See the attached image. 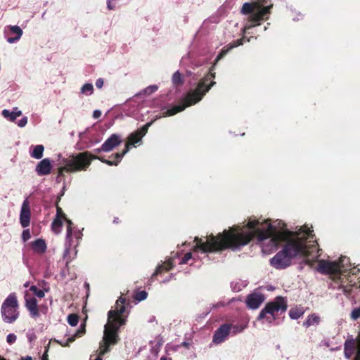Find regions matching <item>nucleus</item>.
<instances>
[{"label": "nucleus", "mask_w": 360, "mask_h": 360, "mask_svg": "<svg viewBox=\"0 0 360 360\" xmlns=\"http://www.w3.org/2000/svg\"><path fill=\"white\" fill-rule=\"evenodd\" d=\"M278 226L281 231H276V226H273L270 219L262 221L259 219H253L245 226H231L215 236L211 234L205 242L201 238L195 237V250L205 253L217 252L229 248L235 250L248 245L255 238L259 241L270 238V242L275 248L283 243L281 250L270 260L271 266L277 269L290 266L292 259L297 256L308 257L313 255L315 251L319 252L313 231L307 226H301L297 231L285 229V224L282 221H278Z\"/></svg>", "instance_id": "1"}, {"label": "nucleus", "mask_w": 360, "mask_h": 360, "mask_svg": "<svg viewBox=\"0 0 360 360\" xmlns=\"http://www.w3.org/2000/svg\"><path fill=\"white\" fill-rule=\"evenodd\" d=\"M256 2L259 3V7L255 9V11H256V12L253 11L252 15H250L248 18V23L245 25L242 30L243 34V37L237 40L232 41L231 43L223 47L220 53L217 55L213 65L210 68L209 72L207 73L201 80H200L194 91H189L186 94L182 104L175 105L170 108V109H168L165 112V115L171 116L176 115V113L182 112V110H184L186 107H188V105L196 104V103L202 100L204 95L209 91L211 86H213L214 84H216L215 81H213V79L216 77V73L212 72V71L217 63L219 62V60L222 59V58L224 57L230 50L234 49V47L242 46L245 41H250L251 37H245V33H247L248 29L260 25V22H262V20L267 19V15L270 14V9L272 6H264V4L265 0H259Z\"/></svg>", "instance_id": "2"}, {"label": "nucleus", "mask_w": 360, "mask_h": 360, "mask_svg": "<svg viewBox=\"0 0 360 360\" xmlns=\"http://www.w3.org/2000/svg\"><path fill=\"white\" fill-rule=\"evenodd\" d=\"M126 311V298L120 296L116 301L115 309L108 312V322L105 325L103 338L100 343V355L110 352V346L120 341L119 331L122 326L126 324V319L123 314Z\"/></svg>", "instance_id": "3"}, {"label": "nucleus", "mask_w": 360, "mask_h": 360, "mask_svg": "<svg viewBox=\"0 0 360 360\" xmlns=\"http://www.w3.org/2000/svg\"><path fill=\"white\" fill-rule=\"evenodd\" d=\"M93 160H99L101 162L106 163L108 165H117L114 160L104 159L103 157H98L96 155H92L90 152H82L78 154L70 155L68 159L63 160V166L58 169V176H63L65 172H75L78 171H86L90 166Z\"/></svg>", "instance_id": "4"}, {"label": "nucleus", "mask_w": 360, "mask_h": 360, "mask_svg": "<svg viewBox=\"0 0 360 360\" xmlns=\"http://www.w3.org/2000/svg\"><path fill=\"white\" fill-rule=\"evenodd\" d=\"M288 309V302L283 296H276L273 301L267 302L257 316V320L266 319L269 323L276 320L279 313L285 312Z\"/></svg>", "instance_id": "5"}, {"label": "nucleus", "mask_w": 360, "mask_h": 360, "mask_svg": "<svg viewBox=\"0 0 360 360\" xmlns=\"http://www.w3.org/2000/svg\"><path fill=\"white\" fill-rule=\"evenodd\" d=\"M19 304L16 293H10L3 302L1 307L2 319L6 323H13L19 316Z\"/></svg>", "instance_id": "6"}, {"label": "nucleus", "mask_w": 360, "mask_h": 360, "mask_svg": "<svg viewBox=\"0 0 360 360\" xmlns=\"http://www.w3.org/2000/svg\"><path fill=\"white\" fill-rule=\"evenodd\" d=\"M348 281L347 285H342L340 288H342L343 293L345 295L352 297V298H356V297L360 295V277L356 276H349Z\"/></svg>", "instance_id": "7"}, {"label": "nucleus", "mask_w": 360, "mask_h": 360, "mask_svg": "<svg viewBox=\"0 0 360 360\" xmlns=\"http://www.w3.org/2000/svg\"><path fill=\"white\" fill-rule=\"evenodd\" d=\"M153 121H150L145 124L141 128L138 129L136 131H133L128 136L127 141L125 144L124 153H127L129 150L130 146L134 145L136 143L141 141L143 136L147 134L150 126H151Z\"/></svg>", "instance_id": "8"}, {"label": "nucleus", "mask_w": 360, "mask_h": 360, "mask_svg": "<svg viewBox=\"0 0 360 360\" xmlns=\"http://www.w3.org/2000/svg\"><path fill=\"white\" fill-rule=\"evenodd\" d=\"M317 271L322 274L338 275L340 269L339 264L335 262L320 260L318 262Z\"/></svg>", "instance_id": "9"}, {"label": "nucleus", "mask_w": 360, "mask_h": 360, "mask_svg": "<svg viewBox=\"0 0 360 360\" xmlns=\"http://www.w3.org/2000/svg\"><path fill=\"white\" fill-rule=\"evenodd\" d=\"M231 333V324L224 323L220 326L214 332L212 336V342L215 344H220L226 340Z\"/></svg>", "instance_id": "10"}, {"label": "nucleus", "mask_w": 360, "mask_h": 360, "mask_svg": "<svg viewBox=\"0 0 360 360\" xmlns=\"http://www.w3.org/2000/svg\"><path fill=\"white\" fill-rule=\"evenodd\" d=\"M25 307L29 311L30 316L34 318L40 316V311L37 299L35 297H32V296H30L27 292L25 295Z\"/></svg>", "instance_id": "11"}, {"label": "nucleus", "mask_w": 360, "mask_h": 360, "mask_svg": "<svg viewBox=\"0 0 360 360\" xmlns=\"http://www.w3.org/2000/svg\"><path fill=\"white\" fill-rule=\"evenodd\" d=\"M30 203L27 199L25 200L22 202L20 213V223L22 227H27L30 224Z\"/></svg>", "instance_id": "12"}, {"label": "nucleus", "mask_w": 360, "mask_h": 360, "mask_svg": "<svg viewBox=\"0 0 360 360\" xmlns=\"http://www.w3.org/2000/svg\"><path fill=\"white\" fill-rule=\"evenodd\" d=\"M122 139L120 136L117 134H112L108 139L101 145L103 152H110L116 146L120 145Z\"/></svg>", "instance_id": "13"}, {"label": "nucleus", "mask_w": 360, "mask_h": 360, "mask_svg": "<svg viewBox=\"0 0 360 360\" xmlns=\"http://www.w3.org/2000/svg\"><path fill=\"white\" fill-rule=\"evenodd\" d=\"M6 29L9 31L7 33V41L10 44L15 43L22 36V30L18 25H8Z\"/></svg>", "instance_id": "14"}, {"label": "nucleus", "mask_w": 360, "mask_h": 360, "mask_svg": "<svg viewBox=\"0 0 360 360\" xmlns=\"http://www.w3.org/2000/svg\"><path fill=\"white\" fill-rule=\"evenodd\" d=\"M357 352V341L356 338H349L345 340L344 344V354L346 358L349 359L352 355L356 354Z\"/></svg>", "instance_id": "15"}, {"label": "nucleus", "mask_w": 360, "mask_h": 360, "mask_svg": "<svg viewBox=\"0 0 360 360\" xmlns=\"http://www.w3.org/2000/svg\"><path fill=\"white\" fill-rule=\"evenodd\" d=\"M174 266V264L173 259L172 258L168 259V260L165 262L164 263L158 264L155 272H153V274L151 275L150 280L153 281L155 279V278L158 276V275L162 274V273L164 272L169 271V270L172 269Z\"/></svg>", "instance_id": "16"}, {"label": "nucleus", "mask_w": 360, "mask_h": 360, "mask_svg": "<svg viewBox=\"0 0 360 360\" xmlns=\"http://www.w3.org/2000/svg\"><path fill=\"white\" fill-rule=\"evenodd\" d=\"M264 301V295L260 293H252L248 296L246 304L250 309H255Z\"/></svg>", "instance_id": "17"}, {"label": "nucleus", "mask_w": 360, "mask_h": 360, "mask_svg": "<svg viewBox=\"0 0 360 360\" xmlns=\"http://www.w3.org/2000/svg\"><path fill=\"white\" fill-rule=\"evenodd\" d=\"M35 171L39 176H46L51 172V162L49 159H43L37 164Z\"/></svg>", "instance_id": "18"}, {"label": "nucleus", "mask_w": 360, "mask_h": 360, "mask_svg": "<svg viewBox=\"0 0 360 360\" xmlns=\"http://www.w3.org/2000/svg\"><path fill=\"white\" fill-rule=\"evenodd\" d=\"M85 327V324L81 325L79 328L77 330L74 335H72L70 338H67V340L64 342H62V341H57V342L59 343L60 346L63 347L70 346V343H72V342L73 341H75L77 338H81V336H82L83 334H84L86 330Z\"/></svg>", "instance_id": "19"}, {"label": "nucleus", "mask_w": 360, "mask_h": 360, "mask_svg": "<svg viewBox=\"0 0 360 360\" xmlns=\"http://www.w3.org/2000/svg\"><path fill=\"white\" fill-rule=\"evenodd\" d=\"M32 248L34 252L43 254L46 252L47 245L44 239H37L32 243Z\"/></svg>", "instance_id": "20"}, {"label": "nucleus", "mask_w": 360, "mask_h": 360, "mask_svg": "<svg viewBox=\"0 0 360 360\" xmlns=\"http://www.w3.org/2000/svg\"><path fill=\"white\" fill-rule=\"evenodd\" d=\"M259 7H260V4L259 3H256V1H253L252 3H245L242 5L241 12L245 15H252L253 11H255V8Z\"/></svg>", "instance_id": "21"}, {"label": "nucleus", "mask_w": 360, "mask_h": 360, "mask_svg": "<svg viewBox=\"0 0 360 360\" xmlns=\"http://www.w3.org/2000/svg\"><path fill=\"white\" fill-rule=\"evenodd\" d=\"M321 319L317 314H312L307 316L306 321L303 323V326L304 327H310V326L313 325H319L320 323Z\"/></svg>", "instance_id": "22"}, {"label": "nucleus", "mask_w": 360, "mask_h": 360, "mask_svg": "<svg viewBox=\"0 0 360 360\" xmlns=\"http://www.w3.org/2000/svg\"><path fill=\"white\" fill-rule=\"evenodd\" d=\"M44 146L41 144H38L34 146L33 150L30 153L32 158L40 160L44 155Z\"/></svg>", "instance_id": "23"}, {"label": "nucleus", "mask_w": 360, "mask_h": 360, "mask_svg": "<svg viewBox=\"0 0 360 360\" xmlns=\"http://www.w3.org/2000/svg\"><path fill=\"white\" fill-rule=\"evenodd\" d=\"M63 225V220H61V219L60 218H58V217H55L51 224L52 231L55 232L56 234H58V233L61 231V228Z\"/></svg>", "instance_id": "24"}, {"label": "nucleus", "mask_w": 360, "mask_h": 360, "mask_svg": "<svg viewBox=\"0 0 360 360\" xmlns=\"http://www.w3.org/2000/svg\"><path fill=\"white\" fill-rule=\"evenodd\" d=\"M304 314V311L300 308H292L289 310V316L291 317L292 319H298V318L302 317Z\"/></svg>", "instance_id": "25"}, {"label": "nucleus", "mask_w": 360, "mask_h": 360, "mask_svg": "<svg viewBox=\"0 0 360 360\" xmlns=\"http://www.w3.org/2000/svg\"><path fill=\"white\" fill-rule=\"evenodd\" d=\"M172 81L175 86H181L184 82L182 78V75L179 72H176L173 74Z\"/></svg>", "instance_id": "26"}, {"label": "nucleus", "mask_w": 360, "mask_h": 360, "mask_svg": "<svg viewBox=\"0 0 360 360\" xmlns=\"http://www.w3.org/2000/svg\"><path fill=\"white\" fill-rule=\"evenodd\" d=\"M247 326H248V324H236V325L231 324V333L232 332L233 334H237L239 333H242V331L244 330V329L245 328H247Z\"/></svg>", "instance_id": "27"}, {"label": "nucleus", "mask_w": 360, "mask_h": 360, "mask_svg": "<svg viewBox=\"0 0 360 360\" xmlns=\"http://www.w3.org/2000/svg\"><path fill=\"white\" fill-rule=\"evenodd\" d=\"M158 89V86L157 85H150L148 86H146L143 91H141L139 94L140 95H150L153 94V92H155Z\"/></svg>", "instance_id": "28"}, {"label": "nucleus", "mask_w": 360, "mask_h": 360, "mask_svg": "<svg viewBox=\"0 0 360 360\" xmlns=\"http://www.w3.org/2000/svg\"><path fill=\"white\" fill-rule=\"evenodd\" d=\"M68 322L70 326H77L79 322V316L77 314H70L68 316Z\"/></svg>", "instance_id": "29"}, {"label": "nucleus", "mask_w": 360, "mask_h": 360, "mask_svg": "<svg viewBox=\"0 0 360 360\" xmlns=\"http://www.w3.org/2000/svg\"><path fill=\"white\" fill-rule=\"evenodd\" d=\"M30 290L32 291L34 295L37 296L39 298H44L45 296L44 290H40V288H38L34 285L30 286Z\"/></svg>", "instance_id": "30"}, {"label": "nucleus", "mask_w": 360, "mask_h": 360, "mask_svg": "<svg viewBox=\"0 0 360 360\" xmlns=\"http://www.w3.org/2000/svg\"><path fill=\"white\" fill-rule=\"evenodd\" d=\"M147 296L148 293L147 292H146V290H141L140 292H137L136 293H135V295H134V298L135 299V300L140 302L146 300Z\"/></svg>", "instance_id": "31"}, {"label": "nucleus", "mask_w": 360, "mask_h": 360, "mask_svg": "<svg viewBox=\"0 0 360 360\" xmlns=\"http://www.w3.org/2000/svg\"><path fill=\"white\" fill-rule=\"evenodd\" d=\"M82 94H92L94 92V86L91 83H86L81 89Z\"/></svg>", "instance_id": "32"}, {"label": "nucleus", "mask_w": 360, "mask_h": 360, "mask_svg": "<svg viewBox=\"0 0 360 360\" xmlns=\"http://www.w3.org/2000/svg\"><path fill=\"white\" fill-rule=\"evenodd\" d=\"M65 221H66L68 225H67V232H66V237L67 238H71L72 234V229H73V224L70 219H68L67 217H65Z\"/></svg>", "instance_id": "33"}, {"label": "nucleus", "mask_w": 360, "mask_h": 360, "mask_svg": "<svg viewBox=\"0 0 360 360\" xmlns=\"http://www.w3.org/2000/svg\"><path fill=\"white\" fill-rule=\"evenodd\" d=\"M357 341V352L355 354V356L352 360H360V332L359 333L356 337Z\"/></svg>", "instance_id": "34"}, {"label": "nucleus", "mask_w": 360, "mask_h": 360, "mask_svg": "<svg viewBox=\"0 0 360 360\" xmlns=\"http://www.w3.org/2000/svg\"><path fill=\"white\" fill-rule=\"evenodd\" d=\"M56 217H59V219H65V213L63 212V210H62V208L60 207V205H58V203L56 204Z\"/></svg>", "instance_id": "35"}, {"label": "nucleus", "mask_w": 360, "mask_h": 360, "mask_svg": "<svg viewBox=\"0 0 360 360\" xmlns=\"http://www.w3.org/2000/svg\"><path fill=\"white\" fill-rule=\"evenodd\" d=\"M360 317V306L358 308L353 309L351 313V318L353 320H357Z\"/></svg>", "instance_id": "36"}, {"label": "nucleus", "mask_w": 360, "mask_h": 360, "mask_svg": "<svg viewBox=\"0 0 360 360\" xmlns=\"http://www.w3.org/2000/svg\"><path fill=\"white\" fill-rule=\"evenodd\" d=\"M31 238L30 231V229H24L22 233V238L24 241L30 240Z\"/></svg>", "instance_id": "37"}, {"label": "nucleus", "mask_w": 360, "mask_h": 360, "mask_svg": "<svg viewBox=\"0 0 360 360\" xmlns=\"http://www.w3.org/2000/svg\"><path fill=\"white\" fill-rule=\"evenodd\" d=\"M191 257H192L191 252L186 253L185 255H184V257L181 258L180 264H186V262H188V261H189V259H191Z\"/></svg>", "instance_id": "38"}, {"label": "nucleus", "mask_w": 360, "mask_h": 360, "mask_svg": "<svg viewBox=\"0 0 360 360\" xmlns=\"http://www.w3.org/2000/svg\"><path fill=\"white\" fill-rule=\"evenodd\" d=\"M16 340V335L14 333H9L6 337V341L8 344L15 343Z\"/></svg>", "instance_id": "39"}, {"label": "nucleus", "mask_w": 360, "mask_h": 360, "mask_svg": "<svg viewBox=\"0 0 360 360\" xmlns=\"http://www.w3.org/2000/svg\"><path fill=\"white\" fill-rule=\"evenodd\" d=\"M126 155V153H124V150H123L122 153H115V157L116 158V160L115 161V162H117V165L118 162H120V161L122 160L123 155Z\"/></svg>", "instance_id": "40"}, {"label": "nucleus", "mask_w": 360, "mask_h": 360, "mask_svg": "<svg viewBox=\"0 0 360 360\" xmlns=\"http://www.w3.org/2000/svg\"><path fill=\"white\" fill-rule=\"evenodd\" d=\"M115 1L116 0H107L108 8L110 10L114 9L116 6Z\"/></svg>", "instance_id": "41"}, {"label": "nucleus", "mask_w": 360, "mask_h": 360, "mask_svg": "<svg viewBox=\"0 0 360 360\" xmlns=\"http://www.w3.org/2000/svg\"><path fill=\"white\" fill-rule=\"evenodd\" d=\"M27 122L28 118L27 117H24L18 122V125L20 127H25Z\"/></svg>", "instance_id": "42"}, {"label": "nucleus", "mask_w": 360, "mask_h": 360, "mask_svg": "<svg viewBox=\"0 0 360 360\" xmlns=\"http://www.w3.org/2000/svg\"><path fill=\"white\" fill-rule=\"evenodd\" d=\"M104 84V80L103 78H98V79L96 82V86L98 87V89H101L103 85Z\"/></svg>", "instance_id": "43"}, {"label": "nucleus", "mask_w": 360, "mask_h": 360, "mask_svg": "<svg viewBox=\"0 0 360 360\" xmlns=\"http://www.w3.org/2000/svg\"><path fill=\"white\" fill-rule=\"evenodd\" d=\"M102 115V112L101 111V110H95L94 112H93V117L94 118H99L101 117Z\"/></svg>", "instance_id": "44"}, {"label": "nucleus", "mask_w": 360, "mask_h": 360, "mask_svg": "<svg viewBox=\"0 0 360 360\" xmlns=\"http://www.w3.org/2000/svg\"><path fill=\"white\" fill-rule=\"evenodd\" d=\"M2 115H4V117L6 118L9 119L10 115H11V112L9 111V110L4 109L2 111Z\"/></svg>", "instance_id": "45"}, {"label": "nucleus", "mask_w": 360, "mask_h": 360, "mask_svg": "<svg viewBox=\"0 0 360 360\" xmlns=\"http://www.w3.org/2000/svg\"><path fill=\"white\" fill-rule=\"evenodd\" d=\"M41 360H49V357H48V349H46L44 351V354H43V355H42V356H41Z\"/></svg>", "instance_id": "46"}, {"label": "nucleus", "mask_w": 360, "mask_h": 360, "mask_svg": "<svg viewBox=\"0 0 360 360\" xmlns=\"http://www.w3.org/2000/svg\"><path fill=\"white\" fill-rule=\"evenodd\" d=\"M16 119L15 117V111L13 112H10V117H9V120L11 121H15Z\"/></svg>", "instance_id": "47"}, {"label": "nucleus", "mask_w": 360, "mask_h": 360, "mask_svg": "<svg viewBox=\"0 0 360 360\" xmlns=\"http://www.w3.org/2000/svg\"><path fill=\"white\" fill-rule=\"evenodd\" d=\"M22 112L21 111H18V108H15L14 114L15 115V119L18 117V116L22 115Z\"/></svg>", "instance_id": "48"}, {"label": "nucleus", "mask_w": 360, "mask_h": 360, "mask_svg": "<svg viewBox=\"0 0 360 360\" xmlns=\"http://www.w3.org/2000/svg\"><path fill=\"white\" fill-rule=\"evenodd\" d=\"M20 360H32V356H22L20 358Z\"/></svg>", "instance_id": "49"}, {"label": "nucleus", "mask_w": 360, "mask_h": 360, "mask_svg": "<svg viewBox=\"0 0 360 360\" xmlns=\"http://www.w3.org/2000/svg\"><path fill=\"white\" fill-rule=\"evenodd\" d=\"M120 222V220L118 217H115L113 219V223L114 224H119Z\"/></svg>", "instance_id": "50"}, {"label": "nucleus", "mask_w": 360, "mask_h": 360, "mask_svg": "<svg viewBox=\"0 0 360 360\" xmlns=\"http://www.w3.org/2000/svg\"><path fill=\"white\" fill-rule=\"evenodd\" d=\"M102 150H103V149H102V146H101L100 148H98L97 149H95L94 152H96V153H101V152H102Z\"/></svg>", "instance_id": "51"}, {"label": "nucleus", "mask_w": 360, "mask_h": 360, "mask_svg": "<svg viewBox=\"0 0 360 360\" xmlns=\"http://www.w3.org/2000/svg\"><path fill=\"white\" fill-rule=\"evenodd\" d=\"M172 278V274H170V276H169V278L166 280H164L163 282L165 283V282H168V281L171 280Z\"/></svg>", "instance_id": "52"}, {"label": "nucleus", "mask_w": 360, "mask_h": 360, "mask_svg": "<svg viewBox=\"0 0 360 360\" xmlns=\"http://www.w3.org/2000/svg\"><path fill=\"white\" fill-rule=\"evenodd\" d=\"M189 345H190V344H189V343H188V342H183V343H182V345H183V346H184V347H186V348H188Z\"/></svg>", "instance_id": "53"}, {"label": "nucleus", "mask_w": 360, "mask_h": 360, "mask_svg": "<svg viewBox=\"0 0 360 360\" xmlns=\"http://www.w3.org/2000/svg\"><path fill=\"white\" fill-rule=\"evenodd\" d=\"M160 360H172V359H167L166 356H162L160 357Z\"/></svg>", "instance_id": "54"}, {"label": "nucleus", "mask_w": 360, "mask_h": 360, "mask_svg": "<svg viewBox=\"0 0 360 360\" xmlns=\"http://www.w3.org/2000/svg\"><path fill=\"white\" fill-rule=\"evenodd\" d=\"M306 263H307V264H311V260H309V259H306Z\"/></svg>", "instance_id": "55"}, {"label": "nucleus", "mask_w": 360, "mask_h": 360, "mask_svg": "<svg viewBox=\"0 0 360 360\" xmlns=\"http://www.w3.org/2000/svg\"><path fill=\"white\" fill-rule=\"evenodd\" d=\"M101 356H100V354H99V356L96 357V359H94V360H103V359H102V357H101Z\"/></svg>", "instance_id": "56"}, {"label": "nucleus", "mask_w": 360, "mask_h": 360, "mask_svg": "<svg viewBox=\"0 0 360 360\" xmlns=\"http://www.w3.org/2000/svg\"><path fill=\"white\" fill-rule=\"evenodd\" d=\"M0 360H6L4 357H0Z\"/></svg>", "instance_id": "57"}]
</instances>
